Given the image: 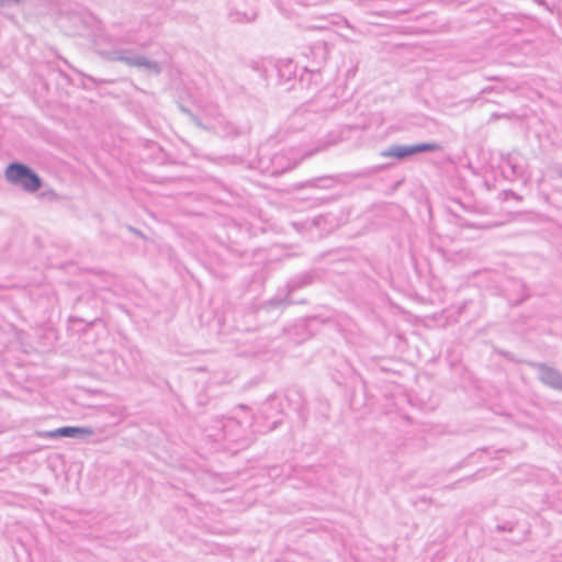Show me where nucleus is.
<instances>
[{
	"instance_id": "7ed1b4c3",
	"label": "nucleus",
	"mask_w": 562,
	"mask_h": 562,
	"mask_svg": "<svg viewBox=\"0 0 562 562\" xmlns=\"http://www.w3.org/2000/svg\"><path fill=\"white\" fill-rule=\"evenodd\" d=\"M321 150L319 147H315L313 149H303L301 147H291L288 150L276 153L272 157L266 158L262 154L263 148L260 149V159L259 162L265 172L271 176H278L285 171H289L296 167L299 162L304 159L313 156L314 154Z\"/></svg>"
},
{
	"instance_id": "423d86ee",
	"label": "nucleus",
	"mask_w": 562,
	"mask_h": 562,
	"mask_svg": "<svg viewBox=\"0 0 562 562\" xmlns=\"http://www.w3.org/2000/svg\"><path fill=\"white\" fill-rule=\"evenodd\" d=\"M93 434L94 431L90 427L65 426L54 430L40 432V437L48 439H56L60 437L86 439Z\"/></svg>"
},
{
	"instance_id": "20e7f679",
	"label": "nucleus",
	"mask_w": 562,
	"mask_h": 562,
	"mask_svg": "<svg viewBox=\"0 0 562 562\" xmlns=\"http://www.w3.org/2000/svg\"><path fill=\"white\" fill-rule=\"evenodd\" d=\"M220 424L224 440L235 442L239 448H246L252 441V438L248 436V427L252 425L249 420L243 423L236 417H227L221 419Z\"/></svg>"
},
{
	"instance_id": "2eb2a0df",
	"label": "nucleus",
	"mask_w": 562,
	"mask_h": 562,
	"mask_svg": "<svg viewBox=\"0 0 562 562\" xmlns=\"http://www.w3.org/2000/svg\"><path fill=\"white\" fill-rule=\"evenodd\" d=\"M23 0H0V8L20 7Z\"/></svg>"
},
{
	"instance_id": "39448f33",
	"label": "nucleus",
	"mask_w": 562,
	"mask_h": 562,
	"mask_svg": "<svg viewBox=\"0 0 562 562\" xmlns=\"http://www.w3.org/2000/svg\"><path fill=\"white\" fill-rule=\"evenodd\" d=\"M441 146L438 143H420L414 145H393L386 150L382 151L384 157H393L396 159H405L409 156L440 150Z\"/></svg>"
},
{
	"instance_id": "1a4fd4ad",
	"label": "nucleus",
	"mask_w": 562,
	"mask_h": 562,
	"mask_svg": "<svg viewBox=\"0 0 562 562\" xmlns=\"http://www.w3.org/2000/svg\"><path fill=\"white\" fill-rule=\"evenodd\" d=\"M32 169L22 162H11L4 172L5 179L16 186Z\"/></svg>"
},
{
	"instance_id": "0eeeda50",
	"label": "nucleus",
	"mask_w": 562,
	"mask_h": 562,
	"mask_svg": "<svg viewBox=\"0 0 562 562\" xmlns=\"http://www.w3.org/2000/svg\"><path fill=\"white\" fill-rule=\"evenodd\" d=\"M539 380L551 389L562 391V374L544 363L536 364Z\"/></svg>"
},
{
	"instance_id": "ddd939ff",
	"label": "nucleus",
	"mask_w": 562,
	"mask_h": 562,
	"mask_svg": "<svg viewBox=\"0 0 562 562\" xmlns=\"http://www.w3.org/2000/svg\"><path fill=\"white\" fill-rule=\"evenodd\" d=\"M16 186H20L25 190L26 192H36L42 188V179L37 173H35L33 170H31L27 176H25L21 182H19Z\"/></svg>"
},
{
	"instance_id": "f257e3e1",
	"label": "nucleus",
	"mask_w": 562,
	"mask_h": 562,
	"mask_svg": "<svg viewBox=\"0 0 562 562\" xmlns=\"http://www.w3.org/2000/svg\"><path fill=\"white\" fill-rule=\"evenodd\" d=\"M158 21L145 20L138 29H124L122 24H113L108 30L98 29L93 37L95 52L112 61H121L130 67L145 68L159 75L162 63L150 60L137 53L136 47L146 48L158 35Z\"/></svg>"
},
{
	"instance_id": "4468645a",
	"label": "nucleus",
	"mask_w": 562,
	"mask_h": 562,
	"mask_svg": "<svg viewBox=\"0 0 562 562\" xmlns=\"http://www.w3.org/2000/svg\"><path fill=\"white\" fill-rule=\"evenodd\" d=\"M256 16L257 12L254 9L243 12L237 9H233L228 14V18L232 22H251L256 19Z\"/></svg>"
},
{
	"instance_id": "9d476101",
	"label": "nucleus",
	"mask_w": 562,
	"mask_h": 562,
	"mask_svg": "<svg viewBox=\"0 0 562 562\" xmlns=\"http://www.w3.org/2000/svg\"><path fill=\"white\" fill-rule=\"evenodd\" d=\"M503 173L507 178H517L522 176L524 168L518 162V156L516 154H508L502 159Z\"/></svg>"
},
{
	"instance_id": "f03ea898",
	"label": "nucleus",
	"mask_w": 562,
	"mask_h": 562,
	"mask_svg": "<svg viewBox=\"0 0 562 562\" xmlns=\"http://www.w3.org/2000/svg\"><path fill=\"white\" fill-rule=\"evenodd\" d=\"M194 111L179 104L182 112L188 113L196 122L205 128L217 130L225 120L222 116L220 106L212 100L210 94H205L202 90L190 95Z\"/></svg>"
},
{
	"instance_id": "6e6552de",
	"label": "nucleus",
	"mask_w": 562,
	"mask_h": 562,
	"mask_svg": "<svg viewBox=\"0 0 562 562\" xmlns=\"http://www.w3.org/2000/svg\"><path fill=\"white\" fill-rule=\"evenodd\" d=\"M273 406V400H268L261 407L260 409V415L255 417V429L252 430V432H268V431H271L273 429H276L280 424H281V418L278 417V418H274L271 424L267 427L265 426H259L258 425V420L259 418H265V419H269L271 417H273V413L271 412V408Z\"/></svg>"
},
{
	"instance_id": "f8f14e48",
	"label": "nucleus",
	"mask_w": 562,
	"mask_h": 562,
	"mask_svg": "<svg viewBox=\"0 0 562 562\" xmlns=\"http://www.w3.org/2000/svg\"><path fill=\"white\" fill-rule=\"evenodd\" d=\"M276 69L279 80L281 82H286L295 76L296 66L292 59L285 58L277 61Z\"/></svg>"
},
{
	"instance_id": "9b49d317",
	"label": "nucleus",
	"mask_w": 562,
	"mask_h": 562,
	"mask_svg": "<svg viewBox=\"0 0 562 562\" xmlns=\"http://www.w3.org/2000/svg\"><path fill=\"white\" fill-rule=\"evenodd\" d=\"M313 282V276L311 273H302L300 276H296L295 278H293L292 280H290L288 282V293H286V296L284 297V300H279L278 303H281L282 301L289 303V304H292L293 303V300L291 299V294L303 288V286H306V285H310L311 283Z\"/></svg>"
}]
</instances>
